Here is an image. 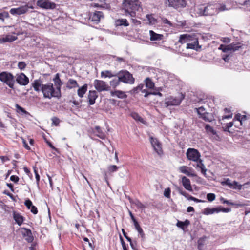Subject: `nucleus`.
I'll list each match as a JSON object with an SVG mask.
<instances>
[{"mask_svg":"<svg viewBox=\"0 0 250 250\" xmlns=\"http://www.w3.org/2000/svg\"><path fill=\"white\" fill-rule=\"evenodd\" d=\"M37 5L42 8L46 9H53L56 7V5L54 3L51 2L48 0H38L37 2Z\"/></svg>","mask_w":250,"mask_h":250,"instance_id":"12","label":"nucleus"},{"mask_svg":"<svg viewBox=\"0 0 250 250\" xmlns=\"http://www.w3.org/2000/svg\"><path fill=\"white\" fill-rule=\"evenodd\" d=\"M188 0H165L166 6L172 7L175 9L186 7Z\"/></svg>","mask_w":250,"mask_h":250,"instance_id":"7","label":"nucleus"},{"mask_svg":"<svg viewBox=\"0 0 250 250\" xmlns=\"http://www.w3.org/2000/svg\"><path fill=\"white\" fill-rule=\"evenodd\" d=\"M183 99L184 97L180 98L170 96L166 99L165 104L166 106L178 105L180 104Z\"/></svg>","mask_w":250,"mask_h":250,"instance_id":"13","label":"nucleus"},{"mask_svg":"<svg viewBox=\"0 0 250 250\" xmlns=\"http://www.w3.org/2000/svg\"><path fill=\"white\" fill-rule=\"evenodd\" d=\"M219 212L220 210H219L218 207L212 208H207L204 209L203 213L205 215H209L213 214L214 213H218Z\"/></svg>","mask_w":250,"mask_h":250,"instance_id":"27","label":"nucleus"},{"mask_svg":"<svg viewBox=\"0 0 250 250\" xmlns=\"http://www.w3.org/2000/svg\"><path fill=\"white\" fill-rule=\"evenodd\" d=\"M26 66V63L24 62H20L18 63V68L21 70H23Z\"/></svg>","mask_w":250,"mask_h":250,"instance_id":"51","label":"nucleus"},{"mask_svg":"<svg viewBox=\"0 0 250 250\" xmlns=\"http://www.w3.org/2000/svg\"><path fill=\"white\" fill-rule=\"evenodd\" d=\"M186 155L189 160L194 162H198L200 157L199 151L194 148H188L186 153Z\"/></svg>","mask_w":250,"mask_h":250,"instance_id":"8","label":"nucleus"},{"mask_svg":"<svg viewBox=\"0 0 250 250\" xmlns=\"http://www.w3.org/2000/svg\"><path fill=\"white\" fill-rule=\"evenodd\" d=\"M219 210H220V212L222 211L223 212H229L230 211L231 209L228 208H222L221 207H218Z\"/></svg>","mask_w":250,"mask_h":250,"instance_id":"55","label":"nucleus"},{"mask_svg":"<svg viewBox=\"0 0 250 250\" xmlns=\"http://www.w3.org/2000/svg\"><path fill=\"white\" fill-rule=\"evenodd\" d=\"M188 200L193 201L196 203H201V202H204V201H203L202 200L198 199L196 198L195 197H194L192 196L188 197Z\"/></svg>","mask_w":250,"mask_h":250,"instance_id":"56","label":"nucleus"},{"mask_svg":"<svg viewBox=\"0 0 250 250\" xmlns=\"http://www.w3.org/2000/svg\"><path fill=\"white\" fill-rule=\"evenodd\" d=\"M87 90V85L86 84H84L83 86L79 88L78 89L77 93L78 96L82 98L83 97L84 94L86 93Z\"/></svg>","mask_w":250,"mask_h":250,"instance_id":"29","label":"nucleus"},{"mask_svg":"<svg viewBox=\"0 0 250 250\" xmlns=\"http://www.w3.org/2000/svg\"><path fill=\"white\" fill-rule=\"evenodd\" d=\"M205 128L207 132H210L213 135L216 134V131L209 125H206Z\"/></svg>","mask_w":250,"mask_h":250,"instance_id":"43","label":"nucleus"},{"mask_svg":"<svg viewBox=\"0 0 250 250\" xmlns=\"http://www.w3.org/2000/svg\"><path fill=\"white\" fill-rule=\"evenodd\" d=\"M150 142L152 147H153L154 150L159 154L161 155L163 153V151L161 147V144L158 141V140L152 137L150 138Z\"/></svg>","mask_w":250,"mask_h":250,"instance_id":"16","label":"nucleus"},{"mask_svg":"<svg viewBox=\"0 0 250 250\" xmlns=\"http://www.w3.org/2000/svg\"><path fill=\"white\" fill-rule=\"evenodd\" d=\"M116 76V73L113 74L111 71L109 70H106L105 71H102L101 72V77H108L111 78L113 77Z\"/></svg>","mask_w":250,"mask_h":250,"instance_id":"35","label":"nucleus"},{"mask_svg":"<svg viewBox=\"0 0 250 250\" xmlns=\"http://www.w3.org/2000/svg\"><path fill=\"white\" fill-rule=\"evenodd\" d=\"M215 194L214 193H208L207 195V199L208 200V201L209 202H212L213 201H214L215 199Z\"/></svg>","mask_w":250,"mask_h":250,"instance_id":"46","label":"nucleus"},{"mask_svg":"<svg viewBox=\"0 0 250 250\" xmlns=\"http://www.w3.org/2000/svg\"><path fill=\"white\" fill-rule=\"evenodd\" d=\"M113 58L115 59V60L116 61H118L120 62H125V60L124 58H122V57H117V56H114L113 57Z\"/></svg>","mask_w":250,"mask_h":250,"instance_id":"59","label":"nucleus"},{"mask_svg":"<svg viewBox=\"0 0 250 250\" xmlns=\"http://www.w3.org/2000/svg\"><path fill=\"white\" fill-rule=\"evenodd\" d=\"M24 204L28 208V209H30L31 207L33 206L32 202L29 199L26 200L25 201Z\"/></svg>","mask_w":250,"mask_h":250,"instance_id":"53","label":"nucleus"},{"mask_svg":"<svg viewBox=\"0 0 250 250\" xmlns=\"http://www.w3.org/2000/svg\"><path fill=\"white\" fill-rule=\"evenodd\" d=\"M196 110L197 111V113L199 116L201 115V114H203V113L205 112V109L203 106L200 107L198 108H196Z\"/></svg>","mask_w":250,"mask_h":250,"instance_id":"57","label":"nucleus"},{"mask_svg":"<svg viewBox=\"0 0 250 250\" xmlns=\"http://www.w3.org/2000/svg\"><path fill=\"white\" fill-rule=\"evenodd\" d=\"M242 117V116L240 114L238 113L235 115V119H236L237 120L240 121V123H241L242 121V119H241Z\"/></svg>","mask_w":250,"mask_h":250,"instance_id":"63","label":"nucleus"},{"mask_svg":"<svg viewBox=\"0 0 250 250\" xmlns=\"http://www.w3.org/2000/svg\"><path fill=\"white\" fill-rule=\"evenodd\" d=\"M32 85L35 91L38 92L42 91L43 97L45 98L50 99L52 97L60 98L61 97V92L59 88H56L55 90L52 83L43 84L40 79H36L34 81Z\"/></svg>","mask_w":250,"mask_h":250,"instance_id":"1","label":"nucleus"},{"mask_svg":"<svg viewBox=\"0 0 250 250\" xmlns=\"http://www.w3.org/2000/svg\"><path fill=\"white\" fill-rule=\"evenodd\" d=\"M19 178L16 175H12L10 177V180L12 181L17 183L19 181Z\"/></svg>","mask_w":250,"mask_h":250,"instance_id":"58","label":"nucleus"},{"mask_svg":"<svg viewBox=\"0 0 250 250\" xmlns=\"http://www.w3.org/2000/svg\"><path fill=\"white\" fill-rule=\"evenodd\" d=\"M146 18L149 21V24H154L157 22L156 19L154 17V16L152 14L146 15Z\"/></svg>","mask_w":250,"mask_h":250,"instance_id":"39","label":"nucleus"},{"mask_svg":"<svg viewBox=\"0 0 250 250\" xmlns=\"http://www.w3.org/2000/svg\"><path fill=\"white\" fill-rule=\"evenodd\" d=\"M121 83L126 84H133L135 83V79L129 71L122 70L116 73V76Z\"/></svg>","mask_w":250,"mask_h":250,"instance_id":"5","label":"nucleus"},{"mask_svg":"<svg viewBox=\"0 0 250 250\" xmlns=\"http://www.w3.org/2000/svg\"><path fill=\"white\" fill-rule=\"evenodd\" d=\"M141 8V2L138 0H124L123 9L125 10V15L131 17L136 16V12Z\"/></svg>","mask_w":250,"mask_h":250,"instance_id":"3","label":"nucleus"},{"mask_svg":"<svg viewBox=\"0 0 250 250\" xmlns=\"http://www.w3.org/2000/svg\"><path fill=\"white\" fill-rule=\"evenodd\" d=\"M66 87L67 88L70 89L73 88L79 87V85L76 80L72 79H70L68 80L67 83Z\"/></svg>","mask_w":250,"mask_h":250,"instance_id":"26","label":"nucleus"},{"mask_svg":"<svg viewBox=\"0 0 250 250\" xmlns=\"http://www.w3.org/2000/svg\"><path fill=\"white\" fill-rule=\"evenodd\" d=\"M92 132L96 133V135L99 137L100 139H104L105 138L104 133L102 131V129L99 126H96L94 128L91 129Z\"/></svg>","mask_w":250,"mask_h":250,"instance_id":"20","label":"nucleus"},{"mask_svg":"<svg viewBox=\"0 0 250 250\" xmlns=\"http://www.w3.org/2000/svg\"><path fill=\"white\" fill-rule=\"evenodd\" d=\"M233 125V123L232 122H229L228 124H227L226 125V128L225 130H229L231 127H232Z\"/></svg>","mask_w":250,"mask_h":250,"instance_id":"64","label":"nucleus"},{"mask_svg":"<svg viewBox=\"0 0 250 250\" xmlns=\"http://www.w3.org/2000/svg\"><path fill=\"white\" fill-rule=\"evenodd\" d=\"M190 221L188 219H186L184 222L178 220L176 223V226L178 228L184 230L185 228H187L190 224Z\"/></svg>","mask_w":250,"mask_h":250,"instance_id":"23","label":"nucleus"},{"mask_svg":"<svg viewBox=\"0 0 250 250\" xmlns=\"http://www.w3.org/2000/svg\"><path fill=\"white\" fill-rule=\"evenodd\" d=\"M231 47L232 45H230V44L227 45H225V48L223 49V52L226 53L228 51H232V48H231Z\"/></svg>","mask_w":250,"mask_h":250,"instance_id":"54","label":"nucleus"},{"mask_svg":"<svg viewBox=\"0 0 250 250\" xmlns=\"http://www.w3.org/2000/svg\"><path fill=\"white\" fill-rule=\"evenodd\" d=\"M110 94L112 96H116L121 99L125 98L127 97L124 92L120 90L112 91Z\"/></svg>","mask_w":250,"mask_h":250,"instance_id":"25","label":"nucleus"},{"mask_svg":"<svg viewBox=\"0 0 250 250\" xmlns=\"http://www.w3.org/2000/svg\"><path fill=\"white\" fill-rule=\"evenodd\" d=\"M93 84L95 89L99 92L109 90V86L103 81L95 80Z\"/></svg>","mask_w":250,"mask_h":250,"instance_id":"10","label":"nucleus"},{"mask_svg":"<svg viewBox=\"0 0 250 250\" xmlns=\"http://www.w3.org/2000/svg\"><path fill=\"white\" fill-rule=\"evenodd\" d=\"M171 190L170 188H167L165 189L164 193V196L167 198H170V197Z\"/></svg>","mask_w":250,"mask_h":250,"instance_id":"50","label":"nucleus"},{"mask_svg":"<svg viewBox=\"0 0 250 250\" xmlns=\"http://www.w3.org/2000/svg\"><path fill=\"white\" fill-rule=\"evenodd\" d=\"M220 201L222 202L223 204H226L228 205H231V206H236L237 207H242L244 206L243 204H236L235 203L232 202L230 201L227 200L225 199H224L223 197H221L220 198Z\"/></svg>","mask_w":250,"mask_h":250,"instance_id":"30","label":"nucleus"},{"mask_svg":"<svg viewBox=\"0 0 250 250\" xmlns=\"http://www.w3.org/2000/svg\"><path fill=\"white\" fill-rule=\"evenodd\" d=\"M16 81L20 85L23 86L27 85L29 82V78L23 73L17 74Z\"/></svg>","mask_w":250,"mask_h":250,"instance_id":"14","label":"nucleus"},{"mask_svg":"<svg viewBox=\"0 0 250 250\" xmlns=\"http://www.w3.org/2000/svg\"><path fill=\"white\" fill-rule=\"evenodd\" d=\"M221 184L223 186L227 185L229 188H232L233 186V181L232 182L229 178H227L225 181L221 182Z\"/></svg>","mask_w":250,"mask_h":250,"instance_id":"40","label":"nucleus"},{"mask_svg":"<svg viewBox=\"0 0 250 250\" xmlns=\"http://www.w3.org/2000/svg\"><path fill=\"white\" fill-rule=\"evenodd\" d=\"M250 183L248 182L245 184H244L243 185H241L240 184H239L238 182L235 181H233V186L232 187V188L233 189H238L239 190H240L242 188L243 186H245L246 185H249L250 184Z\"/></svg>","mask_w":250,"mask_h":250,"instance_id":"38","label":"nucleus"},{"mask_svg":"<svg viewBox=\"0 0 250 250\" xmlns=\"http://www.w3.org/2000/svg\"><path fill=\"white\" fill-rule=\"evenodd\" d=\"M9 17V14L8 12L4 11L2 13H0V20L4 21L5 18Z\"/></svg>","mask_w":250,"mask_h":250,"instance_id":"48","label":"nucleus"},{"mask_svg":"<svg viewBox=\"0 0 250 250\" xmlns=\"http://www.w3.org/2000/svg\"><path fill=\"white\" fill-rule=\"evenodd\" d=\"M17 37L11 35H7L5 37L0 38V43L11 42L15 41Z\"/></svg>","mask_w":250,"mask_h":250,"instance_id":"22","label":"nucleus"},{"mask_svg":"<svg viewBox=\"0 0 250 250\" xmlns=\"http://www.w3.org/2000/svg\"><path fill=\"white\" fill-rule=\"evenodd\" d=\"M199 117L202 118L206 122H210L213 120V117L212 114L208 112L203 113V114H201Z\"/></svg>","mask_w":250,"mask_h":250,"instance_id":"24","label":"nucleus"},{"mask_svg":"<svg viewBox=\"0 0 250 250\" xmlns=\"http://www.w3.org/2000/svg\"><path fill=\"white\" fill-rule=\"evenodd\" d=\"M143 87L144 85L143 84H141L137 86L134 87L132 90L130 91V93L132 94H136L138 93L139 91L142 90Z\"/></svg>","mask_w":250,"mask_h":250,"instance_id":"41","label":"nucleus"},{"mask_svg":"<svg viewBox=\"0 0 250 250\" xmlns=\"http://www.w3.org/2000/svg\"><path fill=\"white\" fill-rule=\"evenodd\" d=\"M196 13L200 16H213L217 15L216 4L208 3L200 4L195 8Z\"/></svg>","mask_w":250,"mask_h":250,"instance_id":"2","label":"nucleus"},{"mask_svg":"<svg viewBox=\"0 0 250 250\" xmlns=\"http://www.w3.org/2000/svg\"><path fill=\"white\" fill-rule=\"evenodd\" d=\"M54 83L56 86V88H59L60 91H61V86L62 85L63 83L60 78V75L59 73H57L55 75L54 78L53 79Z\"/></svg>","mask_w":250,"mask_h":250,"instance_id":"28","label":"nucleus"},{"mask_svg":"<svg viewBox=\"0 0 250 250\" xmlns=\"http://www.w3.org/2000/svg\"><path fill=\"white\" fill-rule=\"evenodd\" d=\"M138 232V233L140 235L141 238L142 239H144L145 238V233H144V231L142 229H139V230H137Z\"/></svg>","mask_w":250,"mask_h":250,"instance_id":"62","label":"nucleus"},{"mask_svg":"<svg viewBox=\"0 0 250 250\" xmlns=\"http://www.w3.org/2000/svg\"><path fill=\"white\" fill-rule=\"evenodd\" d=\"M197 167H199L201 169V172L204 174H206V172L207 170V169L206 168V167L204 164L203 163V161L202 160L199 159V161H198V163L197 164Z\"/></svg>","mask_w":250,"mask_h":250,"instance_id":"34","label":"nucleus"},{"mask_svg":"<svg viewBox=\"0 0 250 250\" xmlns=\"http://www.w3.org/2000/svg\"><path fill=\"white\" fill-rule=\"evenodd\" d=\"M31 212L34 214H36L38 213L37 208L35 206H32L30 208Z\"/></svg>","mask_w":250,"mask_h":250,"instance_id":"61","label":"nucleus"},{"mask_svg":"<svg viewBox=\"0 0 250 250\" xmlns=\"http://www.w3.org/2000/svg\"><path fill=\"white\" fill-rule=\"evenodd\" d=\"M14 219L16 222L19 225H21L23 221V217L19 213H14Z\"/></svg>","mask_w":250,"mask_h":250,"instance_id":"31","label":"nucleus"},{"mask_svg":"<svg viewBox=\"0 0 250 250\" xmlns=\"http://www.w3.org/2000/svg\"><path fill=\"white\" fill-rule=\"evenodd\" d=\"M150 40L151 41H160L163 39V35L162 34H157L153 30L149 31Z\"/></svg>","mask_w":250,"mask_h":250,"instance_id":"21","label":"nucleus"},{"mask_svg":"<svg viewBox=\"0 0 250 250\" xmlns=\"http://www.w3.org/2000/svg\"><path fill=\"white\" fill-rule=\"evenodd\" d=\"M0 80L5 83L10 88L12 89L14 88L15 79L14 76L12 74L6 72L0 73Z\"/></svg>","mask_w":250,"mask_h":250,"instance_id":"6","label":"nucleus"},{"mask_svg":"<svg viewBox=\"0 0 250 250\" xmlns=\"http://www.w3.org/2000/svg\"><path fill=\"white\" fill-rule=\"evenodd\" d=\"M216 9H217V14L219 12L224 11L227 10L226 6L225 4H220L219 5L216 4Z\"/></svg>","mask_w":250,"mask_h":250,"instance_id":"45","label":"nucleus"},{"mask_svg":"<svg viewBox=\"0 0 250 250\" xmlns=\"http://www.w3.org/2000/svg\"><path fill=\"white\" fill-rule=\"evenodd\" d=\"M131 117L134 119L136 121H139L141 122H143V118L137 113L136 112H133L131 114Z\"/></svg>","mask_w":250,"mask_h":250,"instance_id":"42","label":"nucleus"},{"mask_svg":"<svg viewBox=\"0 0 250 250\" xmlns=\"http://www.w3.org/2000/svg\"><path fill=\"white\" fill-rule=\"evenodd\" d=\"M239 43H231L230 45H232V47L231 48H232V51H236V50H238L241 47V46L240 45H239Z\"/></svg>","mask_w":250,"mask_h":250,"instance_id":"47","label":"nucleus"},{"mask_svg":"<svg viewBox=\"0 0 250 250\" xmlns=\"http://www.w3.org/2000/svg\"><path fill=\"white\" fill-rule=\"evenodd\" d=\"M182 183L184 188L188 191H192V188L191 186L190 181L186 176H183L182 178Z\"/></svg>","mask_w":250,"mask_h":250,"instance_id":"19","label":"nucleus"},{"mask_svg":"<svg viewBox=\"0 0 250 250\" xmlns=\"http://www.w3.org/2000/svg\"><path fill=\"white\" fill-rule=\"evenodd\" d=\"M97 92L95 90H90L88 95V104L91 105L95 103V100L97 98Z\"/></svg>","mask_w":250,"mask_h":250,"instance_id":"18","label":"nucleus"},{"mask_svg":"<svg viewBox=\"0 0 250 250\" xmlns=\"http://www.w3.org/2000/svg\"><path fill=\"white\" fill-rule=\"evenodd\" d=\"M104 16L103 13L101 11H95L91 12L89 15V19L94 23H98L101 19L104 18Z\"/></svg>","mask_w":250,"mask_h":250,"instance_id":"15","label":"nucleus"},{"mask_svg":"<svg viewBox=\"0 0 250 250\" xmlns=\"http://www.w3.org/2000/svg\"><path fill=\"white\" fill-rule=\"evenodd\" d=\"M145 83L146 87L149 89H152L154 87V83L149 78H146L145 80Z\"/></svg>","mask_w":250,"mask_h":250,"instance_id":"37","label":"nucleus"},{"mask_svg":"<svg viewBox=\"0 0 250 250\" xmlns=\"http://www.w3.org/2000/svg\"><path fill=\"white\" fill-rule=\"evenodd\" d=\"M52 124L55 126L59 125L60 123V120L57 117H53L52 118Z\"/></svg>","mask_w":250,"mask_h":250,"instance_id":"52","label":"nucleus"},{"mask_svg":"<svg viewBox=\"0 0 250 250\" xmlns=\"http://www.w3.org/2000/svg\"><path fill=\"white\" fill-rule=\"evenodd\" d=\"M15 107H16V109L18 110V111H20L24 114H26V115L29 114L28 112L26 111L23 107L20 106L18 104H16Z\"/></svg>","mask_w":250,"mask_h":250,"instance_id":"44","label":"nucleus"},{"mask_svg":"<svg viewBox=\"0 0 250 250\" xmlns=\"http://www.w3.org/2000/svg\"><path fill=\"white\" fill-rule=\"evenodd\" d=\"M118 169V167L116 165H110L108 167V169L109 171L113 172L116 171Z\"/></svg>","mask_w":250,"mask_h":250,"instance_id":"49","label":"nucleus"},{"mask_svg":"<svg viewBox=\"0 0 250 250\" xmlns=\"http://www.w3.org/2000/svg\"><path fill=\"white\" fill-rule=\"evenodd\" d=\"M190 41H192V42L187 43L186 47L187 49H192L197 51L201 48V46L199 44L198 38L195 35H194L193 36L188 34L180 35L179 42L181 43Z\"/></svg>","mask_w":250,"mask_h":250,"instance_id":"4","label":"nucleus"},{"mask_svg":"<svg viewBox=\"0 0 250 250\" xmlns=\"http://www.w3.org/2000/svg\"><path fill=\"white\" fill-rule=\"evenodd\" d=\"M192 168L186 166H182L179 167L180 172L187 175L188 176H194L195 175L192 173Z\"/></svg>","mask_w":250,"mask_h":250,"instance_id":"17","label":"nucleus"},{"mask_svg":"<svg viewBox=\"0 0 250 250\" xmlns=\"http://www.w3.org/2000/svg\"><path fill=\"white\" fill-rule=\"evenodd\" d=\"M129 201L131 204L134 205L139 208L144 209L146 208L145 206L138 200H135L133 201L132 200L129 199Z\"/></svg>","mask_w":250,"mask_h":250,"instance_id":"33","label":"nucleus"},{"mask_svg":"<svg viewBox=\"0 0 250 250\" xmlns=\"http://www.w3.org/2000/svg\"><path fill=\"white\" fill-rule=\"evenodd\" d=\"M21 235L28 243H31L34 240V237L30 229L25 228H21L20 229Z\"/></svg>","mask_w":250,"mask_h":250,"instance_id":"11","label":"nucleus"},{"mask_svg":"<svg viewBox=\"0 0 250 250\" xmlns=\"http://www.w3.org/2000/svg\"><path fill=\"white\" fill-rule=\"evenodd\" d=\"M29 8L33 9L32 6H29L28 4H25L16 8H12L10 10V13L13 15H20L26 13Z\"/></svg>","mask_w":250,"mask_h":250,"instance_id":"9","label":"nucleus"},{"mask_svg":"<svg viewBox=\"0 0 250 250\" xmlns=\"http://www.w3.org/2000/svg\"><path fill=\"white\" fill-rule=\"evenodd\" d=\"M133 222L134 227H135L136 230H139V229H141V227H140V226L139 223L138 222V221H137V220L134 221Z\"/></svg>","mask_w":250,"mask_h":250,"instance_id":"60","label":"nucleus"},{"mask_svg":"<svg viewBox=\"0 0 250 250\" xmlns=\"http://www.w3.org/2000/svg\"><path fill=\"white\" fill-rule=\"evenodd\" d=\"M110 85L113 88H115L118 86L121 83L119 78L113 79L110 81Z\"/></svg>","mask_w":250,"mask_h":250,"instance_id":"36","label":"nucleus"},{"mask_svg":"<svg viewBox=\"0 0 250 250\" xmlns=\"http://www.w3.org/2000/svg\"><path fill=\"white\" fill-rule=\"evenodd\" d=\"M116 24L117 26H128L129 25V23L126 19H118L116 21Z\"/></svg>","mask_w":250,"mask_h":250,"instance_id":"32","label":"nucleus"}]
</instances>
